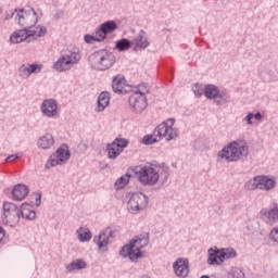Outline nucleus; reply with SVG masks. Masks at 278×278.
<instances>
[{"label":"nucleus","mask_w":278,"mask_h":278,"mask_svg":"<svg viewBox=\"0 0 278 278\" xmlns=\"http://www.w3.org/2000/svg\"><path fill=\"white\" fill-rule=\"evenodd\" d=\"M249 155V146L244 142L233 141L224 147L217 154L218 162H239L241 157Z\"/></svg>","instance_id":"f257e3e1"},{"label":"nucleus","mask_w":278,"mask_h":278,"mask_svg":"<svg viewBox=\"0 0 278 278\" xmlns=\"http://www.w3.org/2000/svg\"><path fill=\"white\" fill-rule=\"evenodd\" d=\"M149 244V233L138 235L132 239L129 245H124L119 251V255L123 257H129L131 262H136L138 257H142L140 249H144Z\"/></svg>","instance_id":"f03ea898"},{"label":"nucleus","mask_w":278,"mask_h":278,"mask_svg":"<svg viewBox=\"0 0 278 278\" xmlns=\"http://www.w3.org/2000/svg\"><path fill=\"white\" fill-rule=\"evenodd\" d=\"M134 173L141 186H155L160 181V169L153 165H138Z\"/></svg>","instance_id":"7ed1b4c3"},{"label":"nucleus","mask_w":278,"mask_h":278,"mask_svg":"<svg viewBox=\"0 0 278 278\" xmlns=\"http://www.w3.org/2000/svg\"><path fill=\"white\" fill-rule=\"evenodd\" d=\"M91 66L97 71H108L116 64V55L108 50H99L89 56Z\"/></svg>","instance_id":"20e7f679"},{"label":"nucleus","mask_w":278,"mask_h":278,"mask_svg":"<svg viewBox=\"0 0 278 278\" xmlns=\"http://www.w3.org/2000/svg\"><path fill=\"white\" fill-rule=\"evenodd\" d=\"M11 18H14L17 25H21L24 29H34V26L38 23V14L34 9L15 10Z\"/></svg>","instance_id":"39448f33"},{"label":"nucleus","mask_w":278,"mask_h":278,"mask_svg":"<svg viewBox=\"0 0 278 278\" xmlns=\"http://www.w3.org/2000/svg\"><path fill=\"white\" fill-rule=\"evenodd\" d=\"M245 189L252 190H265V192H270L277 186V180L270 176H255L245 182Z\"/></svg>","instance_id":"423d86ee"},{"label":"nucleus","mask_w":278,"mask_h":278,"mask_svg":"<svg viewBox=\"0 0 278 278\" xmlns=\"http://www.w3.org/2000/svg\"><path fill=\"white\" fill-rule=\"evenodd\" d=\"M34 36H37V38H42V36H47V27L38 26L36 27V29L23 28L16 30L11 35L10 40L13 45H18L24 40H29V38H34Z\"/></svg>","instance_id":"0eeeda50"},{"label":"nucleus","mask_w":278,"mask_h":278,"mask_svg":"<svg viewBox=\"0 0 278 278\" xmlns=\"http://www.w3.org/2000/svg\"><path fill=\"white\" fill-rule=\"evenodd\" d=\"M79 60H81V55L78 52L68 51L58 59L53 68L58 71V73H64V71H71Z\"/></svg>","instance_id":"6e6552de"},{"label":"nucleus","mask_w":278,"mask_h":278,"mask_svg":"<svg viewBox=\"0 0 278 278\" xmlns=\"http://www.w3.org/2000/svg\"><path fill=\"white\" fill-rule=\"evenodd\" d=\"M150 90L149 87H146L144 90L135 91L129 97V105L135 114H142L147 110L149 105L147 94H149Z\"/></svg>","instance_id":"1a4fd4ad"},{"label":"nucleus","mask_w":278,"mask_h":278,"mask_svg":"<svg viewBox=\"0 0 278 278\" xmlns=\"http://www.w3.org/2000/svg\"><path fill=\"white\" fill-rule=\"evenodd\" d=\"M2 222L4 225H9V227H16L21 222V210L16 204L12 202L3 203V215Z\"/></svg>","instance_id":"9d476101"},{"label":"nucleus","mask_w":278,"mask_h":278,"mask_svg":"<svg viewBox=\"0 0 278 278\" xmlns=\"http://www.w3.org/2000/svg\"><path fill=\"white\" fill-rule=\"evenodd\" d=\"M71 160V152L68 151V146L62 144L55 153L50 155L46 163V169L53 168L55 166H62Z\"/></svg>","instance_id":"9b49d317"},{"label":"nucleus","mask_w":278,"mask_h":278,"mask_svg":"<svg viewBox=\"0 0 278 278\" xmlns=\"http://www.w3.org/2000/svg\"><path fill=\"white\" fill-rule=\"evenodd\" d=\"M236 255V250H233L232 248L222 249L217 251L210 249L207 264H210L211 266H214V264L220 266V264H223L225 260H233Z\"/></svg>","instance_id":"f8f14e48"},{"label":"nucleus","mask_w":278,"mask_h":278,"mask_svg":"<svg viewBox=\"0 0 278 278\" xmlns=\"http://www.w3.org/2000/svg\"><path fill=\"white\" fill-rule=\"evenodd\" d=\"M173 125H175V118H168L155 128L154 136L165 138L167 141L175 140V138L179 136V131H177L176 128H173Z\"/></svg>","instance_id":"ddd939ff"},{"label":"nucleus","mask_w":278,"mask_h":278,"mask_svg":"<svg viewBox=\"0 0 278 278\" xmlns=\"http://www.w3.org/2000/svg\"><path fill=\"white\" fill-rule=\"evenodd\" d=\"M149 205V198L142 192H135L130 195L127 204L128 212H141Z\"/></svg>","instance_id":"4468645a"},{"label":"nucleus","mask_w":278,"mask_h":278,"mask_svg":"<svg viewBox=\"0 0 278 278\" xmlns=\"http://www.w3.org/2000/svg\"><path fill=\"white\" fill-rule=\"evenodd\" d=\"M129 140L124 138H116L112 143L106 144L109 160H116L122 151L127 149Z\"/></svg>","instance_id":"2eb2a0df"},{"label":"nucleus","mask_w":278,"mask_h":278,"mask_svg":"<svg viewBox=\"0 0 278 278\" xmlns=\"http://www.w3.org/2000/svg\"><path fill=\"white\" fill-rule=\"evenodd\" d=\"M110 238H116V229L106 228L98 237L93 238V242L98 245V249L102 252L108 251V245L110 244Z\"/></svg>","instance_id":"dca6fc26"},{"label":"nucleus","mask_w":278,"mask_h":278,"mask_svg":"<svg viewBox=\"0 0 278 278\" xmlns=\"http://www.w3.org/2000/svg\"><path fill=\"white\" fill-rule=\"evenodd\" d=\"M173 268L177 277L186 278L190 274V262L186 258H177L173 264Z\"/></svg>","instance_id":"f3484780"},{"label":"nucleus","mask_w":278,"mask_h":278,"mask_svg":"<svg viewBox=\"0 0 278 278\" xmlns=\"http://www.w3.org/2000/svg\"><path fill=\"white\" fill-rule=\"evenodd\" d=\"M261 216L264 220H266L267 225H275V223H278V204H271L269 210H261Z\"/></svg>","instance_id":"a211bd4d"},{"label":"nucleus","mask_w":278,"mask_h":278,"mask_svg":"<svg viewBox=\"0 0 278 278\" xmlns=\"http://www.w3.org/2000/svg\"><path fill=\"white\" fill-rule=\"evenodd\" d=\"M42 71V64H23L18 68V75L23 79H28V77L33 74L37 75V73H40Z\"/></svg>","instance_id":"6ab92c4d"},{"label":"nucleus","mask_w":278,"mask_h":278,"mask_svg":"<svg viewBox=\"0 0 278 278\" xmlns=\"http://www.w3.org/2000/svg\"><path fill=\"white\" fill-rule=\"evenodd\" d=\"M41 112L43 116L53 118L58 114V102L53 99L45 100L41 104Z\"/></svg>","instance_id":"aec40b11"},{"label":"nucleus","mask_w":278,"mask_h":278,"mask_svg":"<svg viewBox=\"0 0 278 278\" xmlns=\"http://www.w3.org/2000/svg\"><path fill=\"white\" fill-rule=\"evenodd\" d=\"M112 88L113 92L117 94H127V80L125 77L117 75L113 78Z\"/></svg>","instance_id":"412c9836"},{"label":"nucleus","mask_w":278,"mask_h":278,"mask_svg":"<svg viewBox=\"0 0 278 278\" xmlns=\"http://www.w3.org/2000/svg\"><path fill=\"white\" fill-rule=\"evenodd\" d=\"M29 194V188L26 185H16L13 188L12 197L15 201H23Z\"/></svg>","instance_id":"4be33fe9"},{"label":"nucleus","mask_w":278,"mask_h":278,"mask_svg":"<svg viewBox=\"0 0 278 278\" xmlns=\"http://www.w3.org/2000/svg\"><path fill=\"white\" fill-rule=\"evenodd\" d=\"M110 92L108 91H102L99 97H98V102H97V112H103L108 105H110Z\"/></svg>","instance_id":"5701e85b"},{"label":"nucleus","mask_w":278,"mask_h":278,"mask_svg":"<svg viewBox=\"0 0 278 278\" xmlns=\"http://www.w3.org/2000/svg\"><path fill=\"white\" fill-rule=\"evenodd\" d=\"M25 218L26 220L36 219V211L31 210V205L25 203L21 205L20 208V218Z\"/></svg>","instance_id":"b1692460"},{"label":"nucleus","mask_w":278,"mask_h":278,"mask_svg":"<svg viewBox=\"0 0 278 278\" xmlns=\"http://www.w3.org/2000/svg\"><path fill=\"white\" fill-rule=\"evenodd\" d=\"M87 266L88 264L84 258H76L66 265V270L68 273H75L76 270H84Z\"/></svg>","instance_id":"393cba45"},{"label":"nucleus","mask_w":278,"mask_h":278,"mask_svg":"<svg viewBox=\"0 0 278 278\" xmlns=\"http://www.w3.org/2000/svg\"><path fill=\"white\" fill-rule=\"evenodd\" d=\"M39 149H51L53 144H55V140L53 139V135L46 134L41 136L37 142Z\"/></svg>","instance_id":"a878e982"},{"label":"nucleus","mask_w":278,"mask_h":278,"mask_svg":"<svg viewBox=\"0 0 278 278\" xmlns=\"http://www.w3.org/2000/svg\"><path fill=\"white\" fill-rule=\"evenodd\" d=\"M134 42L136 45V49H138V47L140 49H147V47H149V40L147 39V34L143 30H140Z\"/></svg>","instance_id":"bb28decb"},{"label":"nucleus","mask_w":278,"mask_h":278,"mask_svg":"<svg viewBox=\"0 0 278 278\" xmlns=\"http://www.w3.org/2000/svg\"><path fill=\"white\" fill-rule=\"evenodd\" d=\"M78 233V240L80 242H89V240H92V232H90V229L80 227L77 230Z\"/></svg>","instance_id":"cd10ccee"},{"label":"nucleus","mask_w":278,"mask_h":278,"mask_svg":"<svg viewBox=\"0 0 278 278\" xmlns=\"http://www.w3.org/2000/svg\"><path fill=\"white\" fill-rule=\"evenodd\" d=\"M218 87L208 85L204 88V94L207 99H216L218 97Z\"/></svg>","instance_id":"c85d7f7f"},{"label":"nucleus","mask_w":278,"mask_h":278,"mask_svg":"<svg viewBox=\"0 0 278 278\" xmlns=\"http://www.w3.org/2000/svg\"><path fill=\"white\" fill-rule=\"evenodd\" d=\"M104 33L108 34H112V31H116V29H118V26L116 25V22L114 21H108L103 24H101L100 26Z\"/></svg>","instance_id":"c756f323"},{"label":"nucleus","mask_w":278,"mask_h":278,"mask_svg":"<svg viewBox=\"0 0 278 278\" xmlns=\"http://www.w3.org/2000/svg\"><path fill=\"white\" fill-rule=\"evenodd\" d=\"M115 49L117 51H128V49H131V41L129 39H121L116 42Z\"/></svg>","instance_id":"7c9ffc66"},{"label":"nucleus","mask_w":278,"mask_h":278,"mask_svg":"<svg viewBox=\"0 0 278 278\" xmlns=\"http://www.w3.org/2000/svg\"><path fill=\"white\" fill-rule=\"evenodd\" d=\"M129 184V175H124L119 177L114 185L115 190H123Z\"/></svg>","instance_id":"2f4dec72"},{"label":"nucleus","mask_w":278,"mask_h":278,"mask_svg":"<svg viewBox=\"0 0 278 278\" xmlns=\"http://www.w3.org/2000/svg\"><path fill=\"white\" fill-rule=\"evenodd\" d=\"M214 99H215L216 105H225V103L229 101V96L227 93L218 92V94Z\"/></svg>","instance_id":"473e14b6"},{"label":"nucleus","mask_w":278,"mask_h":278,"mask_svg":"<svg viewBox=\"0 0 278 278\" xmlns=\"http://www.w3.org/2000/svg\"><path fill=\"white\" fill-rule=\"evenodd\" d=\"M94 38H96L97 42H103V40H105V38H108L105 30H103V28L101 26L98 29H96Z\"/></svg>","instance_id":"72a5a7b5"},{"label":"nucleus","mask_w":278,"mask_h":278,"mask_svg":"<svg viewBox=\"0 0 278 278\" xmlns=\"http://www.w3.org/2000/svg\"><path fill=\"white\" fill-rule=\"evenodd\" d=\"M228 278H244V273H242V269L236 267L228 273Z\"/></svg>","instance_id":"f704fd0d"},{"label":"nucleus","mask_w":278,"mask_h":278,"mask_svg":"<svg viewBox=\"0 0 278 278\" xmlns=\"http://www.w3.org/2000/svg\"><path fill=\"white\" fill-rule=\"evenodd\" d=\"M268 78L267 81H277L278 72L276 67H273L267 72Z\"/></svg>","instance_id":"c9c22d12"},{"label":"nucleus","mask_w":278,"mask_h":278,"mask_svg":"<svg viewBox=\"0 0 278 278\" xmlns=\"http://www.w3.org/2000/svg\"><path fill=\"white\" fill-rule=\"evenodd\" d=\"M157 141V138H155L152 135H147L143 137V144H155V142Z\"/></svg>","instance_id":"e433bc0d"},{"label":"nucleus","mask_w":278,"mask_h":278,"mask_svg":"<svg viewBox=\"0 0 278 278\" xmlns=\"http://www.w3.org/2000/svg\"><path fill=\"white\" fill-rule=\"evenodd\" d=\"M192 90H193L195 97H201L203 94V92H205V89L201 88V86L199 84L194 85L192 87Z\"/></svg>","instance_id":"4c0bfd02"},{"label":"nucleus","mask_w":278,"mask_h":278,"mask_svg":"<svg viewBox=\"0 0 278 278\" xmlns=\"http://www.w3.org/2000/svg\"><path fill=\"white\" fill-rule=\"evenodd\" d=\"M270 240L278 242V227L274 228L269 233Z\"/></svg>","instance_id":"58836bf2"},{"label":"nucleus","mask_w":278,"mask_h":278,"mask_svg":"<svg viewBox=\"0 0 278 278\" xmlns=\"http://www.w3.org/2000/svg\"><path fill=\"white\" fill-rule=\"evenodd\" d=\"M85 42H87V45H93L94 42H97V38H94V36L91 35H85Z\"/></svg>","instance_id":"ea45409f"},{"label":"nucleus","mask_w":278,"mask_h":278,"mask_svg":"<svg viewBox=\"0 0 278 278\" xmlns=\"http://www.w3.org/2000/svg\"><path fill=\"white\" fill-rule=\"evenodd\" d=\"M22 156H23L22 153L9 155V156L7 157V162H14L15 160H18V157H22Z\"/></svg>","instance_id":"a19ab883"},{"label":"nucleus","mask_w":278,"mask_h":278,"mask_svg":"<svg viewBox=\"0 0 278 278\" xmlns=\"http://www.w3.org/2000/svg\"><path fill=\"white\" fill-rule=\"evenodd\" d=\"M245 122H247L248 125H253V113H249L245 116Z\"/></svg>","instance_id":"79ce46f5"},{"label":"nucleus","mask_w":278,"mask_h":278,"mask_svg":"<svg viewBox=\"0 0 278 278\" xmlns=\"http://www.w3.org/2000/svg\"><path fill=\"white\" fill-rule=\"evenodd\" d=\"M3 238H5V230L0 226V244L3 242Z\"/></svg>","instance_id":"37998d69"},{"label":"nucleus","mask_w":278,"mask_h":278,"mask_svg":"<svg viewBox=\"0 0 278 278\" xmlns=\"http://www.w3.org/2000/svg\"><path fill=\"white\" fill-rule=\"evenodd\" d=\"M62 16H64V12L59 11V12L55 13L54 18H55V21H60V18H62Z\"/></svg>","instance_id":"c03bdc74"},{"label":"nucleus","mask_w":278,"mask_h":278,"mask_svg":"<svg viewBox=\"0 0 278 278\" xmlns=\"http://www.w3.org/2000/svg\"><path fill=\"white\" fill-rule=\"evenodd\" d=\"M253 118H255V121H262L263 115H262V113L257 112V113L253 114Z\"/></svg>","instance_id":"a18cd8bd"},{"label":"nucleus","mask_w":278,"mask_h":278,"mask_svg":"<svg viewBox=\"0 0 278 278\" xmlns=\"http://www.w3.org/2000/svg\"><path fill=\"white\" fill-rule=\"evenodd\" d=\"M144 88H149L148 84H142L138 87V90L136 92H140V90H144Z\"/></svg>","instance_id":"49530a36"},{"label":"nucleus","mask_w":278,"mask_h":278,"mask_svg":"<svg viewBox=\"0 0 278 278\" xmlns=\"http://www.w3.org/2000/svg\"><path fill=\"white\" fill-rule=\"evenodd\" d=\"M41 199H42V195H40V194L36 198V206L37 207H39V205L42 203Z\"/></svg>","instance_id":"de8ad7c7"},{"label":"nucleus","mask_w":278,"mask_h":278,"mask_svg":"<svg viewBox=\"0 0 278 278\" xmlns=\"http://www.w3.org/2000/svg\"><path fill=\"white\" fill-rule=\"evenodd\" d=\"M200 278H210V276H207V275H204V276H202V277H200Z\"/></svg>","instance_id":"09e8293b"}]
</instances>
